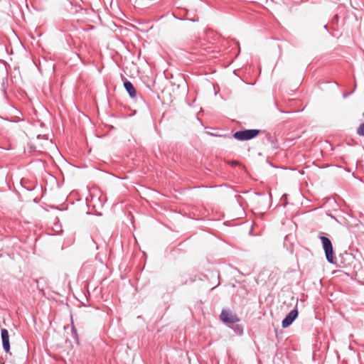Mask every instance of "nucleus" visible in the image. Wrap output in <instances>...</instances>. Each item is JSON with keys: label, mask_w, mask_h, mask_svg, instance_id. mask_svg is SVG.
<instances>
[{"label": "nucleus", "mask_w": 364, "mask_h": 364, "mask_svg": "<svg viewBox=\"0 0 364 364\" xmlns=\"http://www.w3.org/2000/svg\"><path fill=\"white\" fill-rule=\"evenodd\" d=\"M319 238L322 242L323 249L325 252L326 260L331 264H334L335 260L331 241L329 240V238L325 236H320Z\"/></svg>", "instance_id": "f257e3e1"}, {"label": "nucleus", "mask_w": 364, "mask_h": 364, "mask_svg": "<svg viewBox=\"0 0 364 364\" xmlns=\"http://www.w3.org/2000/svg\"><path fill=\"white\" fill-rule=\"evenodd\" d=\"M259 132V129H245L235 132L233 136L237 140L245 141L256 137Z\"/></svg>", "instance_id": "f03ea898"}, {"label": "nucleus", "mask_w": 364, "mask_h": 364, "mask_svg": "<svg viewBox=\"0 0 364 364\" xmlns=\"http://www.w3.org/2000/svg\"><path fill=\"white\" fill-rule=\"evenodd\" d=\"M298 314V310L296 309L291 310L283 319L282 322V328H286L289 327L297 318Z\"/></svg>", "instance_id": "7ed1b4c3"}, {"label": "nucleus", "mask_w": 364, "mask_h": 364, "mask_svg": "<svg viewBox=\"0 0 364 364\" xmlns=\"http://www.w3.org/2000/svg\"><path fill=\"white\" fill-rule=\"evenodd\" d=\"M221 320L228 323H235L239 321L238 318L233 315L230 311L223 310L220 314Z\"/></svg>", "instance_id": "20e7f679"}, {"label": "nucleus", "mask_w": 364, "mask_h": 364, "mask_svg": "<svg viewBox=\"0 0 364 364\" xmlns=\"http://www.w3.org/2000/svg\"><path fill=\"white\" fill-rule=\"evenodd\" d=\"M1 336L3 348L6 353H8L10 350V342H9V331L5 328L1 329Z\"/></svg>", "instance_id": "39448f33"}, {"label": "nucleus", "mask_w": 364, "mask_h": 364, "mask_svg": "<svg viewBox=\"0 0 364 364\" xmlns=\"http://www.w3.org/2000/svg\"><path fill=\"white\" fill-rule=\"evenodd\" d=\"M124 87L127 92H128L130 97L134 98L136 95V91L133 84L130 81H125L124 82Z\"/></svg>", "instance_id": "423d86ee"}, {"label": "nucleus", "mask_w": 364, "mask_h": 364, "mask_svg": "<svg viewBox=\"0 0 364 364\" xmlns=\"http://www.w3.org/2000/svg\"><path fill=\"white\" fill-rule=\"evenodd\" d=\"M357 134L359 136H364V122L360 124L357 129Z\"/></svg>", "instance_id": "0eeeda50"}, {"label": "nucleus", "mask_w": 364, "mask_h": 364, "mask_svg": "<svg viewBox=\"0 0 364 364\" xmlns=\"http://www.w3.org/2000/svg\"><path fill=\"white\" fill-rule=\"evenodd\" d=\"M1 86H2L1 90H2V92L4 93V95L6 96V85H5L4 79L3 80Z\"/></svg>", "instance_id": "6e6552de"}, {"label": "nucleus", "mask_w": 364, "mask_h": 364, "mask_svg": "<svg viewBox=\"0 0 364 364\" xmlns=\"http://www.w3.org/2000/svg\"><path fill=\"white\" fill-rule=\"evenodd\" d=\"M72 333L73 335V338L75 339H77V331H76L75 328L74 327V326H72Z\"/></svg>", "instance_id": "1a4fd4ad"}, {"label": "nucleus", "mask_w": 364, "mask_h": 364, "mask_svg": "<svg viewBox=\"0 0 364 364\" xmlns=\"http://www.w3.org/2000/svg\"><path fill=\"white\" fill-rule=\"evenodd\" d=\"M237 164V161H232V166H235V165H236Z\"/></svg>", "instance_id": "9d476101"}, {"label": "nucleus", "mask_w": 364, "mask_h": 364, "mask_svg": "<svg viewBox=\"0 0 364 364\" xmlns=\"http://www.w3.org/2000/svg\"><path fill=\"white\" fill-rule=\"evenodd\" d=\"M324 28H325V29H327L328 28V26L327 25L324 26Z\"/></svg>", "instance_id": "9b49d317"}, {"label": "nucleus", "mask_w": 364, "mask_h": 364, "mask_svg": "<svg viewBox=\"0 0 364 364\" xmlns=\"http://www.w3.org/2000/svg\"><path fill=\"white\" fill-rule=\"evenodd\" d=\"M363 115H364V113H363Z\"/></svg>", "instance_id": "f8f14e48"}]
</instances>
